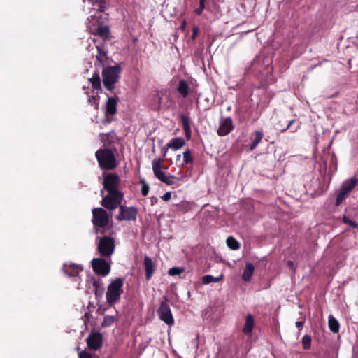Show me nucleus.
Returning a JSON list of instances; mask_svg holds the SVG:
<instances>
[{
  "label": "nucleus",
  "instance_id": "nucleus-1",
  "mask_svg": "<svg viewBox=\"0 0 358 358\" xmlns=\"http://www.w3.org/2000/svg\"><path fill=\"white\" fill-rule=\"evenodd\" d=\"M119 183L120 178L117 174L108 173L104 176L103 187L108 192L101 201V205L105 208L113 210L120 205L123 195L118 191Z\"/></svg>",
  "mask_w": 358,
  "mask_h": 358
},
{
  "label": "nucleus",
  "instance_id": "nucleus-2",
  "mask_svg": "<svg viewBox=\"0 0 358 358\" xmlns=\"http://www.w3.org/2000/svg\"><path fill=\"white\" fill-rule=\"evenodd\" d=\"M105 6H99V11L94 15H92L88 18V29L93 35H99L103 38H106L109 34L108 26L103 24L101 13L104 11Z\"/></svg>",
  "mask_w": 358,
  "mask_h": 358
},
{
  "label": "nucleus",
  "instance_id": "nucleus-3",
  "mask_svg": "<svg viewBox=\"0 0 358 358\" xmlns=\"http://www.w3.org/2000/svg\"><path fill=\"white\" fill-rule=\"evenodd\" d=\"M124 280L122 278H116L111 280L108 286L106 298L110 305L119 301L121 294L123 293Z\"/></svg>",
  "mask_w": 358,
  "mask_h": 358
},
{
  "label": "nucleus",
  "instance_id": "nucleus-4",
  "mask_svg": "<svg viewBox=\"0 0 358 358\" xmlns=\"http://www.w3.org/2000/svg\"><path fill=\"white\" fill-rule=\"evenodd\" d=\"M173 105L169 94L166 92H157L152 94L150 99V106L153 110L168 109Z\"/></svg>",
  "mask_w": 358,
  "mask_h": 358
},
{
  "label": "nucleus",
  "instance_id": "nucleus-5",
  "mask_svg": "<svg viewBox=\"0 0 358 358\" xmlns=\"http://www.w3.org/2000/svg\"><path fill=\"white\" fill-rule=\"evenodd\" d=\"M96 157L103 169H113L116 166V160L113 152L108 149H100L96 152Z\"/></svg>",
  "mask_w": 358,
  "mask_h": 358
},
{
  "label": "nucleus",
  "instance_id": "nucleus-6",
  "mask_svg": "<svg viewBox=\"0 0 358 358\" xmlns=\"http://www.w3.org/2000/svg\"><path fill=\"white\" fill-rule=\"evenodd\" d=\"M120 71L119 66L107 67L103 70V83L107 90H111L114 88L115 83L119 79Z\"/></svg>",
  "mask_w": 358,
  "mask_h": 358
},
{
  "label": "nucleus",
  "instance_id": "nucleus-7",
  "mask_svg": "<svg viewBox=\"0 0 358 358\" xmlns=\"http://www.w3.org/2000/svg\"><path fill=\"white\" fill-rule=\"evenodd\" d=\"M89 80L92 84L94 92L92 95L88 96V103L94 106L95 109H98L99 103V94L101 92L100 77L98 73H94L92 78H90Z\"/></svg>",
  "mask_w": 358,
  "mask_h": 358
},
{
  "label": "nucleus",
  "instance_id": "nucleus-8",
  "mask_svg": "<svg viewBox=\"0 0 358 358\" xmlns=\"http://www.w3.org/2000/svg\"><path fill=\"white\" fill-rule=\"evenodd\" d=\"M152 168L155 176L161 182L169 185L174 183L175 176L166 175L162 171V160L160 159H154L152 162Z\"/></svg>",
  "mask_w": 358,
  "mask_h": 358
},
{
  "label": "nucleus",
  "instance_id": "nucleus-9",
  "mask_svg": "<svg viewBox=\"0 0 358 358\" xmlns=\"http://www.w3.org/2000/svg\"><path fill=\"white\" fill-rule=\"evenodd\" d=\"M358 183V179L352 177L343 182L341 189L337 194L335 204L339 206L345 199L350 192H351Z\"/></svg>",
  "mask_w": 358,
  "mask_h": 358
},
{
  "label": "nucleus",
  "instance_id": "nucleus-10",
  "mask_svg": "<svg viewBox=\"0 0 358 358\" xmlns=\"http://www.w3.org/2000/svg\"><path fill=\"white\" fill-rule=\"evenodd\" d=\"M98 250L102 256L110 257L115 250V242L113 238L104 236L99 239Z\"/></svg>",
  "mask_w": 358,
  "mask_h": 358
},
{
  "label": "nucleus",
  "instance_id": "nucleus-11",
  "mask_svg": "<svg viewBox=\"0 0 358 358\" xmlns=\"http://www.w3.org/2000/svg\"><path fill=\"white\" fill-rule=\"evenodd\" d=\"M92 215V222L95 226L104 227L108 224L110 216L104 209L101 208H94Z\"/></svg>",
  "mask_w": 358,
  "mask_h": 358
},
{
  "label": "nucleus",
  "instance_id": "nucleus-12",
  "mask_svg": "<svg viewBox=\"0 0 358 358\" xmlns=\"http://www.w3.org/2000/svg\"><path fill=\"white\" fill-rule=\"evenodd\" d=\"M92 43H90L87 47L89 52L94 51L96 52V60L99 63H103L107 58V52L103 45L97 43L96 40L94 38H90Z\"/></svg>",
  "mask_w": 358,
  "mask_h": 358
},
{
  "label": "nucleus",
  "instance_id": "nucleus-13",
  "mask_svg": "<svg viewBox=\"0 0 358 358\" xmlns=\"http://www.w3.org/2000/svg\"><path fill=\"white\" fill-rule=\"evenodd\" d=\"M157 313L159 319L164 322L166 324H173L174 320L170 307L166 301H163L161 303L159 308L157 310Z\"/></svg>",
  "mask_w": 358,
  "mask_h": 358
},
{
  "label": "nucleus",
  "instance_id": "nucleus-14",
  "mask_svg": "<svg viewBox=\"0 0 358 358\" xmlns=\"http://www.w3.org/2000/svg\"><path fill=\"white\" fill-rule=\"evenodd\" d=\"M92 266L94 271L103 276L107 275L110 270L108 262L101 258H96L92 261Z\"/></svg>",
  "mask_w": 358,
  "mask_h": 358
},
{
  "label": "nucleus",
  "instance_id": "nucleus-15",
  "mask_svg": "<svg viewBox=\"0 0 358 358\" xmlns=\"http://www.w3.org/2000/svg\"><path fill=\"white\" fill-rule=\"evenodd\" d=\"M137 209L135 207L120 206V213L117 218L118 220H136Z\"/></svg>",
  "mask_w": 358,
  "mask_h": 358
},
{
  "label": "nucleus",
  "instance_id": "nucleus-16",
  "mask_svg": "<svg viewBox=\"0 0 358 358\" xmlns=\"http://www.w3.org/2000/svg\"><path fill=\"white\" fill-rule=\"evenodd\" d=\"M234 129L233 122L231 117L220 118L217 134L224 136L229 134Z\"/></svg>",
  "mask_w": 358,
  "mask_h": 358
},
{
  "label": "nucleus",
  "instance_id": "nucleus-17",
  "mask_svg": "<svg viewBox=\"0 0 358 358\" xmlns=\"http://www.w3.org/2000/svg\"><path fill=\"white\" fill-rule=\"evenodd\" d=\"M87 343L90 349L96 350L101 347L102 336L98 332L90 334L87 338Z\"/></svg>",
  "mask_w": 358,
  "mask_h": 358
},
{
  "label": "nucleus",
  "instance_id": "nucleus-18",
  "mask_svg": "<svg viewBox=\"0 0 358 358\" xmlns=\"http://www.w3.org/2000/svg\"><path fill=\"white\" fill-rule=\"evenodd\" d=\"M63 271L69 276L76 277L83 271V267L80 265L66 263L63 266Z\"/></svg>",
  "mask_w": 358,
  "mask_h": 358
},
{
  "label": "nucleus",
  "instance_id": "nucleus-19",
  "mask_svg": "<svg viewBox=\"0 0 358 358\" xmlns=\"http://www.w3.org/2000/svg\"><path fill=\"white\" fill-rule=\"evenodd\" d=\"M143 264L145 269V278L147 280H149L155 271V265L152 259L148 256L144 257Z\"/></svg>",
  "mask_w": 358,
  "mask_h": 358
},
{
  "label": "nucleus",
  "instance_id": "nucleus-20",
  "mask_svg": "<svg viewBox=\"0 0 358 358\" xmlns=\"http://www.w3.org/2000/svg\"><path fill=\"white\" fill-rule=\"evenodd\" d=\"M117 99L109 97L106 105V116L113 115L117 112Z\"/></svg>",
  "mask_w": 358,
  "mask_h": 358
},
{
  "label": "nucleus",
  "instance_id": "nucleus-21",
  "mask_svg": "<svg viewBox=\"0 0 358 358\" xmlns=\"http://www.w3.org/2000/svg\"><path fill=\"white\" fill-rule=\"evenodd\" d=\"M254 327V318L251 314L247 315L243 331L246 335H250Z\"/></svg>",
  "mask_w": 358,
  "mask_h": 358
},
{
  "label": "nucleus",
  "instance_id": "nucleus-22",
  "mask_svg": "<svg viewBox=\"0 0 358 358\" xmlns=\"http://www.w3.org/2000/svg\"><path fill=\"white\" fill-rule=\"evenodd\" d=\"M254 271V266L251 263H247L242 275L243 280L245 282L250 281L253 275Z\"/></svg>",
  "mask_w": 358,
  "mask_h": 358
},
{
  "label": "nucleus",
  "instance_id": "nucleus-23",
  "mask_svg": "<svg viewBox=\"0 0 358 358\" xmlns=\"http://www.w3.org/2000/svg\"><path fill=\"white\" fill-rule=\"evenodd\" d=\"M328 326L333 333H338L340 329L338 321L331 315L328 318Z\"/></svg>",
  "mask_w": 358,
  "mask_h": 358
},
{
  "label": "nucleus",
  "instance_id": "nucleus-24",
  "mask_svg": "<svg viewBox=\"0 0 358 358\" xmlns=\"http://www.w3.org/2000/svg\"><path fill=\"white\" fill-rule=\"evenodd\" d=\"M185 142L182 138H174L169 144V148L177 150L184 146Z\"/></svg>",
  "mask_w": 358,
  "mask_h": 358
},
{
  "label": "nucleus",
  "instance_id": "nucleus-25",
  "mask_svg": "<svg viewBox=\"0 0 358 358\" xmlns=\"http://www.w3.org/2000/svg\"><path fill=\"white\" fill-rule=\"evenodd\" d=\"M223 275H220L218 277H213L210 275H204L202 278V283L204 285H208L211 282H218L223 279Z\"/></svg>",
  "mask_w": 358,
  "mask_h": 358
},
{
  "label": "nucleus",
  "instance_id": "nucleus-26",
  "mask_svg": "<svg viewBox=\"0 0 358 358\" xmlns=\"http://www.w3.org/2000/svg\"><path fill=\"white\" fill-rule=\"evenodd\" d=\"M178 92L183 96L186 97L189 92V86L185 80H180L178 86Z\"/></svg>",
  "mask_w": 358,
  "mask_h": 358
},
{
  "label": "nucleus",
  "instance_id": "nucleus-27",
  "mask_svg": "<svg viewBox=\"0 0 358 358\" xmlns=\"http://www.w3.org/2000/svg\"><path fill=\"white\" fill-rule=\"evenodd\" d=\"M226 243L227 246L233 250H236L240 248V243L232 236L228 237Z\"/></svg>",
  "mask_w": 358,
  "mask_h": 358
},
{
  "label": "nucleus",
  "instance_id": "nucleus-28",
  "mask_svg": "<svg viewBox=\"0 0 358 358\" xmlns=\"http://www.w3.org/2000/svg\"><path fill=\"white\" fill-rule=\"evenodd\" d=\"M117 315H105L103 320L101 323L102 327H110L117 320Z\"/></svg>",
  "mask_w": 358,
  "mask_h": 358
},
{
  "label": "nucleus",
  "instance_id": "nucleus-29",
  "mask_svg": "<svg viewBox=\"0 0 358 358\" xmlns=\"http://www.w3.org/2000/svg\"><path fill=\"white\" fill-rule=\"evenodd\" d=\"M255 138L253 141V142L252 143V144L250 145V150H253L258 145V144L261 142V141L263 138V134L261 131H255Z\"/></svg>",
  "mask_w": 358,
  "mask_h": 358
},
{
  "label": "nucleus",
  "instance_id": "nucleus-30",
  "mask_svg": "<svg viewBox=\"0 0 358 358\" xmlns=\"http://www.w3.org/2000/svg\"><path fill=\"white\" fill-rule=\"evenodd\" d=\"M184 272V268L180 267H173L169 270V274L171 276L178 275Z\"/></svg>",
  "mask_w": 358,
  "mask_h": 358
},
{
  "label": "nucleus",
  "instance_id": "nucleus-31",
  "mask_svg": "<svg viewBox=\"0 0 358 358\" xmlns=\"http://www.w3.org/2000/svg\"><path fill=\"white\" fill-rule=\"evenodd\" d=\"M183 162L186 164L192 162V153L190 150H186L183 152Z\"/></svg>",
  "mask_w": 358,
  "mask_h": 358
},
{
  "label": "nucleus",
  "instance_id": "nucleus-32",
  "mask_svg": "<svg viewBox=\"0 0 358 358\" xmlns=\"http://www.w3.org/2000/svg\"><path fill=\"white\" fill-rule=\"evenodd\" d=\"M295 122V120H292L291 121L289 122L287 126L284 128V129H281V131L284 132L285 131H287V129H292V132H295L297 131V129L299 128V125L297 124L296 126H294V127H292V124H294V123Z\"/></svg>",
  "mask_w": 358,
  "mask_h": 358
},
{
  "label": "nucleus",
  "instance_id": "nucleus-33",
  "mask_svg": "<svg viewBox=\"0 0 358 358\" xmlns=\"http://www.w3.org/2000/svg\"><path fill=\"white\" fill-rule=\"evenodd\" d=\"M141 183L142 185L141 194L143 196H147L148 194L149 189H150V187H149L148 184H147L146 182L145 181V180H143V179L141 180Z\"/></svg>",
  "mask_w": 358,
  "mask_h": 358
},
{
  "label": "nucleus",
  "instance_id": "nucleus-34",
  "mask_svg": "<svg viewBox=\"0 0 358 358\" xmlns=\"http://www.w3.org/2000/svg\"><path fill=\"white\" fill-rule=\"evenodd\" d=\"M302 343L304 349H309L311 344V338L308 335H305L302 338Z\"/></svg>",
  "mask_w": 358,
  "mask_h": 358
},
{
  "label": "nucleus",
  "instance_id": "nucleus-35",
  "mask_svg": "<svg viewBox=\"0 0 358 358\" xmlns=\"http://www.w3.org/2000/svg\"><path fill=\"white\" fill-rule=\"evenodd\" d=\"M181 121L183 126V129L191 127L189 124V119L185 115L181 116Z\"/></svg>",
  "mask_w": 358,
  "mask_h": 358
},
{
  "label": "nucleus",
  "instance_id": "nucleus-36",
  "mask_svg": "<svg viewBox=\"0 0 358 358\" xmlns=\"http://www.w3.org/2000/svg\"><path fill=\"white\" fill-rule=\"evenodd\" d=\"M343 222L345 224H347L354 228H357L358 225L357 223H355L354 221L351 220L350 219L348 218L347 217H343Z\"/></svg>",
  "mask_w": 358,
  "mask_h": 358
},
{
  "label": "nucleus",
  "instance_id": "nucleus-37",
  "mask_svg": "<svg viewBox=\"0 0 358 358\" xmlns=\"http://www.w3.org/2000/svg\"><path fill=\"white\" fill-rule=\"evenodd\" d=\"M79 358H92V357L89 352L82 351L79 353Z\"/></svg>",
  "mask_w": 358,
  "mask_h": 358
},
{
  "label": "nucleus",
  "instance_id": "nucleus-38",
  "mask_svg": "<svg viewBox=\"0 0 358 358\" xmlns=\"http://www.w3.org/2000/svg\"><path fill=\"white\" fill-rule=\"evenodd\" d=\"M171 192H166L162 196V199L165 201H168L171 199Z\"/></svg>",
  "mask_w": 358,
  "mask_h": 358
},
{
  "label": "nucleus",
  "instance_id": "nucleus-39",
  "mask_svg": "<svg viewBox=\"0 0 358 358\" xmlns=\"http://www.w3.org/2000/svg\"><path fill=\"white\" fill-rule=\"evenodd\" d=\"M205 8L204 5L199 4V7L195 10V13L196 15H201Z\"/></svg>",
  "mask_w": 358,
  "mask_h": 358
},
{
  "label": "nucleus",
  "instance_id": "nucleus-40",
  "mask_svg": "<svg viewBox=\"0 0 358 358\" xmlns=\"http://www.w3.org/2000/svg\"><path fill=\"white\" fill-rule=\"evenodd\" d=\"M185 136L187 139H189L191 137V127L184 129Z\"/></svg>",
  "mask_w": 358,
  "mask_h": 358
},
{
  "label": "nucleus",
  "instance_id": "nucleus-41",
  "mask_svg": "<svg viewBox=\"0 0 358 358\" xmlns=\"http://www.w3.org/2000/svg\"><path fill=\"white\" fill-rule=\"evenodd\" d=\"M303 324V321H298V322H296L295 323L296 327L297 328H299V329H302Z\"/></svg>",
  "mask_w": 358,
  "mask_h": 358
},
{
  "label": "nucleus",
  "instance_id": "nucleus-42",
  "mask_svg": "<svg viewBox=\"0 0 358 358\" xmlns=\"http://www.w3.org/2000/svg\"><path fill=\"white\" fill-rule=\"evenodd\" d=\"M198 34V28L194 27L193 29V33H192V38H195Z\"/></svg>",
  "mask_w": 358,
  "mask_h": 358
},
{
  "label": "nucleus",
  "instance_id": "nucleus-43",
  "mask_svg": "<svg viewBox=\"0 0 358 358\" xmlns=\"http://www.w3.org/2000/svg\"><path fill=\"white\" fill-rule=\"evenodd\" d=\"M287 266H289V268H291L292 270H294V264L292 261H288L287 262Z\"/></svg>",
  "mask_w": 358,
  "mask_h": 358
},
{
  "label": "nucleus",
  "instance_id": "nucleus-44",
  "mask_svg": "<svg viewBox=\"0 0 358 358\" xmlns=\"http://www.w3.org/2000/svg\"><path fill=\"white\" fill-rule=\"evenodd\" d=\"M185 26H186V22L185 21H183L182 25H181V28L182 29H185Z\"/></svg>",
  "mask_w": 358,
  "mask_h": 358
},
{
  "label": "nucleus",
  "instance_id": "nucleus-45",
  "mask_svg": "<svg viewBox=\"0 0 358 358\" xmlns=\"http://www.w3.org/2000/svg\"><path fill=\"white\" fill-rule=\"evenodd\" d=\"M205 1H206V0H199V4L205 6Z\"/></svg>",
  "mask_w": 358,
  "mask_h": 358
}]
</instances>
